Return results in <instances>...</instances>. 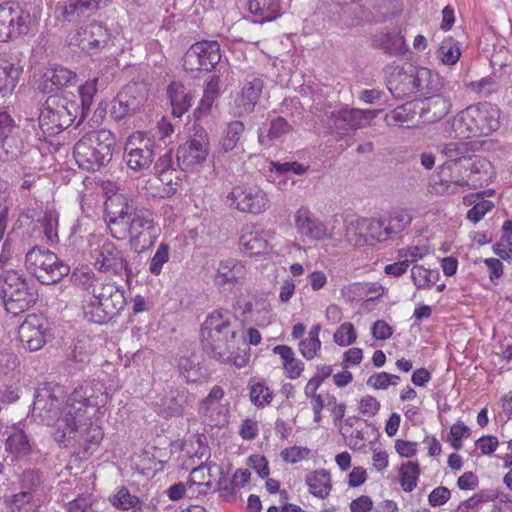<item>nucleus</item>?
Masks as SVG:
<instances>
[{
    "mask_svg": "<svg viewBox=\"0 0 512 512\" xmlns=\"http://www.w3.org/2000/svg\"><path fill=\"white\" fill-rule=\"evenodd\" d=\"M46 396L47 391L36 394L33 413L43 418L55 442L63 447L78 443L85 451L95 450L104 437L102 417L108 402L105 385L96 380L85 381L57 410H46ZM53 403L50 399V407Z\"/></svg>",
    "mask_w": 512,
    "mask_h": 512,
    "instance_id": "1",
    "label": "nucleus"
},
{
    "mask_svg": "<svg viewBox=\"0 0 512 512\" xmlns=\"http://www.w3.org/2000/svg\"><path fill=\"white\" fill-rule=\"evenodd\" d=\"M106 221L111 235L116 239L129 237L130 246L136 253L152 247L160 234L153 213L144 208H136L132 201L117 192L110 183L105 187Z\"/></svg>",
    "mask_w": 512,
    "mask_h": 512,
    "instance_id": "2",
    "label": "nucleus"
},
{
    "mask_svg": "<svg viewBox=\"0 0 512 512\" xmlns=\"http://www.w3.org/2000/svg\"><path fill=\"white\" fill-rule=\"evenodd\" d=\"M499 127V108L485 102L471 105L459 112L451 121V134L462 139L488 136Z\"/></svg>",
    "mask_w": 512,
    "mask_h": 512,
    "instance_id": "3",
    "label": "nucleus"
},
{
    "mask_svg": "<svg viewBox=\"0 0 512 512\" xmlns=\"http://www.w3.org/2000/svg\"><path fill=\"white\" fill-rule=\"evenodd\" d=\"M115 144V136L109 130L90 132L75 144L74 158L80 168L98 170L111 161Z\"/></svg>",
    "mask_w": 512,
    "mask_h": 512,
    "instance_id": "4",
    "label": "nucleus"
},
{
    "mask_svg": "<svg viewBox=\"0 0 512 512\" xmlns=\"http://www.w3.org/2000/svg\"><path fill=\"white\" fill-rule=\"evenodd\" d=\"M88 293L91 296L83 310L85 317L94 323H103L118 314L126 303L123 290L113 282H97Z\"/></svg>",
    "mask_w": 512,
    "mask_h": 512,
    "instance_id": "5",
    "label": "nucleus"
},
{
    "mask_svg": "<svg viewBox=\"0 0 512 512\" xmlns=\"http://www.w3.org/2000/svg\"><path fill=\"white\" fill-rule=\"evenodd\" d=\"M80 111V106L74 95L64 91L49 96L39 115V125L48 135H54L69 127Z\"/></svg>",
    "mask_w": 512,
    "mask_h": 512,
    "instance_id": "6",
    "label": "nucleus"
},
{
    "mask_svg": "<svg viewBox=\"0 0 512 512\" xmlns=\"http://www.w3.org/2000/svg\"><path fill=\"white\" fill-rule=\"evenodd\" d=\"M462 163L458 173L445 180L446 187H443V192L455 193L456 187L475 189L488 184L494 178L491 163L482 156L469 155L467 159L462 160Z\"/></svg>",
    "mask_w": 512,
    "mask_h": 512,
    "instance_id": "7",
    "label": "nucleus"
},
{
    "mask_svg": "<svg viewBox=\"0 0 512 512\" xmlns=\"http://www.w3.org/2000/svg\"><path fill=\"white\" fill-rule=\"evenodd\" d=\"M25 266L43 284L55 283L69 273V267L55 253L41 247L27 252Z\"/></svg>",
    "mask_w": 512,
    "mask_h": 512,
    "instance_id": "8",
    "label": "nucleus"
},
{
    "mask_svg": "<svg viewBox=\"0 0 512 512\" xmlns=\"http://www.w3.org/2000/svg\"><path fill=\"white\" fill-rule=\"evenodd\" d=\"M386 237L387 229L381 219L357 217L345 221L344 240L351 246H372Z\"/></svg>",
    "mask_w": 512,
    "mask_h": 512,
    "instance_id": "9",
    "label": "nucleus"
},
{
    "mask_svg": "<svg viewBox=\"0 0 512 512\" xmlns=\"http://www.w3.org/2000/svg\"><path fill=\"white\" fill-rule=\"evenodd\" d=\"M2 292L5 309L14 316L29 309L36 301L27 281L15 271L5 273Z\"/></svg>",
    "mask_w": 512,
    "mask_h": 512,
    "instance_id": "10",
    "label": "nucleus"
},
{
    "mask_svg": "<svg viewBox=\"0 0 512 512\" xmlns=\"http://www.w3.org/2000/svg\"><path fill=\"white\" fill-rule=\"evenodd\" d=\"M233 315L227 310L211 312L202 327V341L213 352L234 342L236 331L231 327Z\"/></svg>",
    "mask_w": 512,
    "mask_h": 512,
    "instance_id": "11",
    "label": "nucleus"
},
{
    "mask_svg": "<svg viewBox=\"0 0 512 512\" xmlns=\"http://www.w3.org/2000/svg\"><path fill=\"white\" fill-rule=\"evenodd\" d=\"M155 158L154 140L143 131L131 133L125 141L123 160L134 172L147 171Z\"/></svg>",
    "mask_w": 512,
    "mask_h": 512,
    "instance_id": "12",
    "label": "nucleus"
},
{
    "mask_svg": "<svg viewBox=\"0 0 512 512\" xmlns=\"http://www.w3.org/2000/svg\"><path fill=\"white\" fill-rule=\"evenodd\" d=\"M229 207L243 213L261 214L269 207L268 194L252 182L235 185L226 196Z\"/></svg>",
    "mask_w": 512,
    "mask_h": 512,
    "instance_id": "13",
    "label": "nucleus"
},
{
    "mask_svg": "<svg viewBox=\"0 0 512 512\" xmlns=\"http://www.w3.org/2000/svg\"><path fill=\"white\" fill-rule=\"evenodd\" d=\"M210 154V141L205 129H197L177 150V161L183 170L202 167Z\"/></svg>",
    "mask_w": 512,
    "mask_h": 512,
    "instance_id": "14",
    "label": "nucleus"
},
{
    "mask_svg": "<svg viewBox=\"0 0 512 512\" xmlns=\"http://www.w3.org/2000/svg\"><path fill=\"white\" fill-rule=\"evenodd\" d=\"M32 26L30 13L14 2L0 5V42L27 34Z\"/></svg>",
    "mask_w": 512,
    "mask_h": 512,
    "instance_id": "15",
    "label": "nucleus"
},
{
    "mask_svg": "<svg viewBox=\"0 0 512 512\" xmlns=\"http://www.w3.org/2000/svg\"><path fill=\"white\" fill-rule=\"evenodd\" d=\"M221 60L220 46L215 41H201L191 45L183 57L186 71H210Z\"/></svg>",
    "mask_w": 512,
    "mask_h": 512,
    "instance_id": "16",
    "label": "nucleus"
},
{
    "mask_svg": "<svg viewBox=\"0 0 512 512\" xmlns=\"http://www.w3.org/2000/svg\"><path fill=\"white\" fill-rule=\"evenodd\" d=\"M146 102L144 87L136 83L125 86L111 103V116L120 121L143 110Z\"/></svg>",
    "mask_w": 512,
    "mask_h": 512,
    "instance_id": "17",
    "label": "nucleus"
},
{
    "mask_svg": "<svg viewBox=\"0 0 512 512\" xmlns=\"http://www.w3.org/2000/svg\"><path fill=\"white\" fill-rule=\"evenodd\" d=\"M295 229L302 241H323L334 236V224L324 223L314 217L305 207L298 209L294 215Z\"/></svg>",
    "mask_w": 512,
    "mask_h": 512,
    "instance_id": "18",
    "label": "nucleus"
},
{
    "mask_svg": "<svg viewBox=\"0 0 512 512\" xmlns=\"http://www.w3.org/2000/svg\"><path fill=\"white\" fill-rule=\"evenodd\" d=\"M224 390L219 386H214L206 398L199 404V414L204 422L212 427L223 428L230 421V406L228 402H223Z\"/></svg>",
    "mask_w": 512,
    "mask_h": 512,
    "instance_id": "19",
    "label": "nucleus"
},
{
    "mask_svg": "<svg viewBox=\"0 0 512 512\" xmlns=\"http://www.w3.org/2000/svg\"><path fill=\"white\" fill-rule=\"evenodd\" d=\"M18 335L27 349L38 351L51 337L50 323L42 315L30 314L19 326Z\"/></svg>",
    "mask_w": 512,
    "mask_h": 512,
    "instance_id": "20",
    "label": "nucleus"
},
{
    "mask_svg": "<svg viewBox=\"0 0 512 512\" xmlns=\"http://www.w3.org/2000/svg\"><path fill=\"white\" fill-rule=\"evenodd\" d=\"M110 39L108 30L101 24L91 23L69 36V44L79 47L88 55L98 53Z\"/></svg>",
    "mask_w": 512,
    "mask_h": 512,
    "instance_id": "21",
    "label": "nucleus"
},
{
    "mask_svg": "<svg viewBox=\"0 0 512 512\" xmlns=\"http://www.w3.org/2000/svg\"><path fill=\"white\" fill-rule=\"evenodd\" d=\"M275 232L255 225L243 228L240 237V246L249 255H264L273 249L272 240Z\"/></svg>",
    "mask_w": 512,
    "mask_h": 512,
    "instance_id": "22",
    "label": "nucleus"
},
{
    "mask_svg": "<svg viewBox=\"0 0 512 512\" xmlns=\"http://www.w3.org/2000/svg\"><path fill=\"white\" fill-rule=\"evenodd\" d=\"M413 65L388 66L386 84L388 90L396 98L415 95Z\"/></svg>",
    "mask_w": 512,
    "mask_h": 512,
    "instance_id": "23",
    "label": "nucleus"
},
{
    "mask_svg": "<svg viewBox=\"0 0 512 512\" xmlns=\"http://www.w3.org/2000/svg\"><path fill=\"white\" fill-rule=\"evenodd\" d=\"M91 256L94 267L101 272L118 274L127 266L122 251L108 240L92 252Z\"/></svg>",
    "mask_w": 512,
    "mask_h": 512,
    "instance_id": "24",
    "label": "nucleus"
},
{
    "mask_svg": "<svg viewBox=\"0 0 512 512\" xmlns=\"http://www.w3.org/2000/svg\"><path fill=\"white\" fill-rule=\"evenodd\" d=\"M221 473V468L215 462H205L192 469L188 481L198 497L217 488Z\"/></svg>",
    "mask_w": 512,
    "mask_h": 512,
    "instance_id": "25",
    "label": "nucleus"
},
{
    "mask_svg": "<svg viewBox=\"0 0 512 512\" xmlns=\"http://www.w3.org/2000/svg\"><path fill=\"white\" fill-rule=\"evenodd\" d=\"M441 153L447 158L440 167L441 185L446 187L445 180L450 179L451 175L457 174L463 165L462 160L469 157V143L462 141L447 143Z\"/></svg>",
    "mask_w": 512,
    "mask_h": 512,
    "instance_id": "26",
    "label": "nucleus"
},
{
    "mask_svg": "<svg viewBox=\"0 0 512 512\" xmlns=\"http://www.w3.org/2000/svg\"><path fill=\"white\" fill-rule=\"evenodd\" d=\"M245 276V265L237 260L229 259L219 264L214 281L224 291H231L244 281Z\"/></svg>",
    "mask_w": 512,
    "mask_h": 512,
    "instance_id": "27",
    "label": "nucleus"
},
{
    "mask_svg": "<svg viewBox=\"0 0 512 512\" xmlns=\"http://www.w3.org/2000/svg\"><path fill=\"white\" fill-rule=\"evenodd\" d=\"M381 110L343 109L335 115V128L354 130L372 124Z\"/></svg>",
    "mask_w": 512,
    "mask_h": 512,
    "instance_id": "28",
    "label": "nucleus"
},
{
    "mask_svg": "<svg viewBox=\"0 0 512 512\" xmlns=\"http://www.w3.org/2000/svg\"><path fill=\"white\" fill-rule=\"evenodd\" d=\"M262 88L263 82L258 78L246 83L234 98V114L244 116L252 112L259 100Z\"/></svg>",
    "mask_w": 512,
    "mask_h": 512,
    "instance_id": "29",
    "label": "nucleus"
},
{
    "mask_svg": "<svg viewBox=\"0 0 512 512\" xmlns=\"http://www.w3.org/2000/svg\"><path fill=\"white\" fill-rule=\"evenodd\" d=\"M415 95L429 96L444 88V79L435 71L421 66H413Z\"/></svg>",
    "mask_w": 512,
    "mask_h": 512,
    "instance_id": "30",
    "label": "nucleus"
},
{
    "mask_svg": "<svg viewBox=\"0 0 512 512\" xmlns=\"http://www.w3.org/2000/svg\"><path fill=\"white\" fill-rule=\"evenodd\" d=\"M32 449L30 439L22 430H15L5 440V458L12 462L26 460L31 455Z\"/></svg>",
    "mask_w": 512,
    "mask_h": 512,
    "instance_id": "31",
    "label": "nucleus"
},
{
    "mask_svg": "<svg viewBox=\"0 0 512 512\" xmlns=\"http://www.w3.org/2000/svg\"><path fill=\"white\" fill-rule=\"evenodd\" d=\"M420 118L423 123L435 122L442 119L450 110L448 99L437 94L426 96V99L418 103Z\"/></svg>",
    "mask_w": 512,
    "mask_h": 512,
    "instance_id": "32",
    "label": "nucleus"
},
{
    "mask_svg": "<svg viewBox=\"0 0 512 512\" xmlns=\"http://www.w3.org/2000/svg\"><path fill=\"white\" fill-rule=\"evenodd\" d=\"M173 116H183L191 107L193 95L181 82H172L167 89Z\"/></svg>",
    "mask_w": 512,
    "mask_h": 512,
    "instance_id": "33",
    "label": "nucleus"
},
{
    "mask_svg": "<svg viewBox=\"0 0 512 512\" xmlns=\"http://www.w3.org/2000/svg\"><path fill=\"white\" fill-rule=\"evenodd\" d=\"M418 102H407L385 115V123L390 127H412L418 110Z\"/></svg>",
    "mask_w": 512,
    "mask_h": 512,
    "instance_id": "34",
    "label": "nucleus"
},
{
    "mask_svg": "<svg viewBox=\"0 0 512 512\" xmlns=\"http://www.w3.org/2000/svg\"><path fill=\"white\" fill-rule=\"evenodd\" d=\"M22 69L9 60L0 57V97L6 98L14 92Z\"/></svg>",
    "mask_w": 512,
    "mask_h": 512,
    "instance_id": "35",
    "label": "nucleus"
},
{
    "mask_svg": "<svg viewBox=\"0 0 512 512\" xmlns=\"http://www.w3.org/2000/svg\"><path fill=\"white\" fill-rule=\"evenodd\" d=\"M305 483L309 492L319 499H326L332 490L330 473L324 469L308 473L305 477Z\"/></svg>",
    "mask_w": 512,
    "mask_h": 512,
    "instance_id": "36",
    "label": "nucleus"
},
{
    "mask_svg": "<svg viewBox=\"0 0 512 512\" xmlns=\"http://www.w3.org/2000/svg\"><path fill=\"white\" fill-rule=\"evenodd\" d=\"M248 10L259 17L260 22L275 20L282 13L280 0H249Z\"/></svg>",
    "mask_w": 512,
    "mask_h": 512,
    "instance_id": "37",
    "label": "nucleus"
},
{
    "mask_svg": "<svg viewBox=\"0 0 512 512\" xmlns=\"http://www.w3.org/2000/svg\"><path fill=\"white\" fill-rule=\"evenodd\" d=\"M181 450L189 458L197 457L202 459L209 455V448L204 435H192L186 439L182 444L173 443L171 445V452Z\"/></svg>",
    "mask_w": 512,
    "mask_h": 512,
    "instance_id": "38",
    "label": "nucleus"
},
{
    "mask_svg": "<svg viewBox=\"0 0 512 512\" xmlns=\"http://www.w3.org/2000/svg\"><path fill=\"white\" fill-rule=\"evenodd\" d=\"M463 202L472 208L467 212V219L473 223L479 222L494 208V203L486 200L482 193L470 194L463 198Z\"/></svg>",
    "mask_w": 512,
    "mask_h": 512,
    "instance_id": "39",
    "label": "nucleus"
},
{
    "mask_svg": "<svg viewBox=\"0 0 512 512\" xmlns=\"http://www.w3.org/2000/svg\"><path fill=\"white\" fill-rule=\"evenodd\" d=\"M220 91V79L218 76H212L207 82L204 88L203 96L200 100L198 107L194 111V115L197 119H200L209 114L213 103L219 96Z\"/></svg>",
    "mask_w": 512,
    "mask_h": 512,
    "instance_id": "40",
    "label": "nucleus"
},
{
    "mask_svg": "<svg viewBox=\"0 0 512 512\" xmlns=\"http://www.w3.org/2000/svg\"><path fill=\"white\" fill-rule=\"evenodd\" d=\"M166 462L167 459H164L162 451L155 449V453L151 455L146 452L139 456L135 465L141 474L146 477H152L164 469Z\"/></svg>",
    "mask_w": 512,
    "mask_h": 512,
    "instance_id": "41",
    "label": "nucleus"
},
{
    "mask_svg": "<svg viewBox=\"0 0 512 512\" xmlns=\"http://www.w3.org/2000/svg\"><path fill=\"white\" fill-rule=\"evenodd\" d=\"M101 0H68L63 5V15L68 20L90 16L99 7Z\"/></svg>",
    "mask_w": 512,
    "mask_h": 512,
    "instance_id": "42",
    "label": "nucleus"
},
{
    "mask_svg": "<svg viewBox=\"0 0 512 512\" xmlns=\"http://www.w3.org/2000/svg\"><path fill=\"white\" fill-rule=\"evenodd\" d=\"M243 132L244 124L241 121L229 122L219 138V150L221 152L233 150L237 146Z\"/></svg>",
    "mask_w": 512,
    "mask_h": 512,
    "instance_id": "43",
    "label": "nucleus"
},
{
    "mask_svg": "<svg viewBox=\"0 0 512 512\" xmlns=\"http://www.w3.org/2000/svg\"><path fill=\"white\" fill-rule=\"evenodd\" d=\"M231 348H233V343H230L229 346H222L218 350L214 351L215 356L224 363H231L237 368L245 367L250 359L249 349L243 348L239 349L238 352H232Z\"/></svg>",
    "mask_w": 512,
    "mask_h": 512,
    "instance_id": "44",
    "label": "nucleus"
},
{
    "mask_svg": "<svg viewBox=\"0 0 512 512\" xmlns=\"http://www.w3.org/2000/svg\"><path fill=\"white\" fill-rule=\"evenodd\" d=\"M320 331V324L314 325L310 329L308 336L299 343V351L301 355L307 360H312L315 358L321 349L322 344L319 339Z\"/></svg>",
    "mask_w": 512,
    "mask_h": 512,
    "instance_id": "45",
    "label": "nucleus"
},
{
    "mask_svg": "<svg viewBox=\"0 0 512 512\" xmlns=\"http://www.w3.org/2000/svg\"><path fill=\"white\" fill-rule=\"evenodd\" d=\"M460 56V43L452 38L443 40L437 51V57L444 65H455Z\"/></svg>",
    "mask_w": 512,
    "mask_h": 512,
    "instance_id": "46",
    "label": "nucleus"
},
{
    "mask_svg": "<svg viewBox=\"0 0 512 512\" xmlns=\"http://www.w3.org/2000/svg\"><path fill=\"white\" fill-rule=\"evenodd\" d=\"M411 277L418 289H425L436 284L440 274L437 270L427 269L422 265H415L411 270Z\"/></svg>",
    "mask_w": 512,
    "mask_h": 512,
    "instance_id": "47",
    "label": "nucleus"
},
{
    "mask_svg": "<svg viewBox=\"0 0 512 512\" xmlns=\"http://www.w3.org/2000/svg\"><path fill=\"white\" fill-rule=\"evenodd\" d=\"M249 390L250 400L257 407L269 405L273 399V393L264 381L252 380Z\"/></svg>",
    "mask_w": 512,
    "mask_h": 512,
    "instance_id": "48",
    "label": "nucleus"
},
{
    "mask_svg": "<svg viewBox=\"0 0 512 512\" xmlns=\"http://www.w3.org/2000/svg\"><path fill=\"white\" fill-rule=\"evenodd\" d=\"M250 318L259 327H266L272 323L273 314L269 303L264 300L255 301L250 304Z\"/></svg>",
    "mask_w": 512,
    "mask_h": 512,
    "instance_id": "49",
    "label": "nucleus"
},
{
    "mask_svg": "<svg viewBox=\"0 0 512 512\" xmlns=\"http://www.w3.org/2000/svg\"><path fill=\"white\" fill-rule=\"evenodd\" d=\"M178 367L180 373L187 382L194 383L204 377V372L199 361L195 357H183L179 359Z\"/></svg>",
    "mask_w": 512,
    "mask_h": 512,
    "instance_id": "50",
    "label": "nucleus"
},
{
    "mask_svg": "<svg viewBox=\"0 0 512 512\" xmlns=\"http://www.w3.org/2000/svg\"><path fill=\"white\" fill-rule=\"evenodd\" d=\"M420 470L416 462H407L400 469V484L404 491L411 492L417 486Z\"/></svg>",
    "mask_w": 512,
    "mask_h": 512,
    "instance_id": "51",
    "label": "nucleus"
},
{
    "mask_svg": "<svg viewBox=\"0 0 512 512\" xmlns=\"http://www.w3.org/2000/svg\"><path fill=\"white\" fill-rule=\"evenodd\" d=\"M289 128L288 123L283 118H277L271 121L267 134L261 130L259 133V142L261 145L269 147L272 140L281 138L288 133Z\"/></svg>",
    "mask_w": 512,
    "mask_h": 512,
    "instance_id": "52",
    "label": "nucleus"
},
{
    "mask_svg": "<svg viewBox=\"0 0 512 512\" xmlns=\"http://www.w3.org/2000/svg\"><path fill=\"white\" fill-rule=\"evenodd\" d=\"M46 77L56 87H68L77 81V74L65 67L54 68Z\"/></svg>",
    "mask_w": 512,
    "mask_h": 512,
    "instance_id": "53",
    "label": "nucleus"
},
{
    "mask_svg": "<svg viewBox=\"0 0 512 512\" xmlns=\"http://www.w3.org/2000/svg\"><path fill=\"white\" fill-rule=\"evenodd\" d=\"M269 171L271 172V175L269 176L271 181L276 182L277 177L286 175L290 172L297 175L303 174L306 171V167L297 162L279 163L271 161L269 163Z\"/></svg>",
    "mask_w": 512,
    "mask_h": 512,
    "instance_id": "54",
    "label": "nucleus"
},
{
    "mask_svg": "<svg viewBox=\"0 0 512 512\" xmlns=\"http://www.w3.org/2000/svg\"><path fill=\"white\" fill-rule=\"evenodd\" d=\"M170 248L167 243L161 242L149 262V272L155 276L160 275L164 264L169 261Z\"/></svg>",
    "mask_w": 512,
    "mask_h": 512,
    "instance_id": "55",
    "label": "nucleus"
},
{
    "mask_svg": "<svg viewBox=\"0 0 512 512\" xmlns=\"http://www.w3.org/2000/svg\"><path fill=\"white\" fill-rule=\"evenodd\" d=\"M357 333L350 322L342 323L333 334V341L338 346L347 347L355 343Z\"/></svg>",
    "mask_w": 512,
    "mask_h": 512,
    "instance_id": "56",
    "label": "nucleus"
},
{
    "mask_svg": "<svg viewBox=\"0 0 512 512\" xmlns=\"http://www.w3.org/2000/svg\"><path fill=\"white\" fill-rule=\"evenodd\" d=\"M400 382L398 375L387 372H379L371 375L367 380V385L375 390H385L389 386H396Z\"/></svg>",
    "mask_w": 512,
    "mask_h": 512,
    "instance_id": "57",
    "label": "nucleus"
},
{
    "mask_svg": "<svg viewBox=\"0 0 512 512\" xmlns=\"http://www.w3.org/2000/svg\"><path fill=\"white\" fill-rule=\"evenodd\" d=\"M72 280L76 285L84 287L88 292L93 285L99 282L94 272L88 266L77 267L72 273Z\"/></svg>",
    "mask_w": 512,
    "mask_h": 512,
    "instance_id": "58",
    "label": "nucleus"
},
{
    "mask_svg": "<svg viewBox=\"0 0 512 512\" xmlns=\"http://www.w3.org/2000/svg\"><path fill=\"white\" fill-rule=\"evenodd\" d=\"M97 78H93L87 82H85L83 85H81L78 89L79 97L81 104H79L80 109L84 112L85 110H89L93 98L97 92Z\"/></svg>",
    "mask_w": 512,
    "mask_h": 512,
    "instance_id": "59",
    "label": "nucleus"
},
{
    "mask_svg": "<svg viewBox=\"0 0 512 512\" xmlns=\"http://www.w3.org/2000/svg\"><path fill=\"white\" fill-rule=\"evenodd\" d=\"M310 454V449L303 446H291L283 449L280 453L281 459L289 464L298 463L306 459Z\"/></svg>",
    "mask_w": 512,
    "mask_h": 512,
    "instance_id": "60",
    "label": "nucleus"
},
{
    "mask_svg": "<svg viewBox=\"0 0 512 512\" xmlns=\"http://www.w3.org/2000/svg\"><path fill=\"white\" fill-rule=\"evenodd\" d=\"M111 502L117 508L127 510L133 508L138 503V499L122 487L111 497Z\"/></svg>",
    "mask_w": 512,
    "mask_h": 512,
    "instance_id": "61",
    "label": "nucleus"
},
{
    "mask_svg": "<svg viewBox=\"0 0 512 512\" xmlns=\"http://www.w3.org/2000/svg\"><path fill=\"white\" fill-rule=\"evenodd\" d=\"M95 498L92 495H79L67 505L68 512H96L93 505Z\"/></svg>",
    "mask_w": 512,
    "mask_h": 512,
    "instance_id": "62",
    "label": "nucleus"
},
{
    "mask_svg": "<svg viewBox=\"0 0 512 512\" xmlns=\"http://www.w3.org/2000/svg\"><path fill=\"white\" fill-rule=\"evenodd\" d=\"M411 222V216L407 210H395L391 217L387 229V235L390 232L400 231L404 229Z\"/></svg>",
    "mask_w": 512,
    "mask_h": 512,
    "instance_id": "63",
    "label": "nucleus"
},
{
    "mask_svg": "<svg viewBox=\"0 0 512 512\" xmlns=\"http://www.w3.org/2000/svg\"><path fill=\"white\" fill-rule=\"evenodd\" d=\"M32 493L20 492L12 496L10 508L13 512H28L31 509Z\"/></svg>",
    "mask_w": 512,
    "mask_h": 512,
    "instance_id": "64",
    "label": "nucleus"
}]
</instances>
